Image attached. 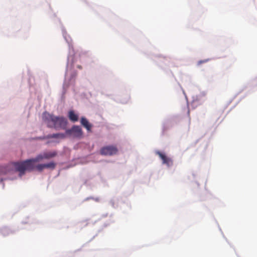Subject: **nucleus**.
Segmentation results:
<instances>
[{"mask_svg":"<svg viewBox=\"0 0 257 257\" xmlns=\"http://www.w3.org/2000/svg\"><path fill=\"white\" fill-rule=\"evenodd\" d=\"M57 155L56 151L44 152L38 155L35 158L27 160L20 162H14L8 165L0 167V174L6 175L18 171L20 175L25 174V171H32L35 168V163L43 159H50L56 157Z\"/></svg>","mask_w":257,"mask_h":257,"instance_id":"obj_1","label":"nucleus"},{"mask_svg":"<svg viewBox=\"0 0 257 257\" xmlns=\"http://www.w3.org/2000/svg\"><path fill=\"white\" fill-rule=\"evenodd\" d=\"M43 121L48 127L55 128L56 130H65L67 124L66 118L62 116H56L47 112L42 114Z\"/></svg>","mask_w":257,"mask_h":257,"instance_id":"obj_2","label":"nucleus"},{"mask_svg":"<svg viewBox=\"0 0 257 257\" xmlns=\"http://www.w3.org/2000/svg\"><path fill=\"white\" fill-rule=\"evenodd\" d=\"M66 134L73 138L80 139L82 137L83 132L79 126L74 125L71 128L66 130Z\"/></svg>","mask_w":257,"mask_h":257,"instance_id":"obj_3","label":"nucleus"},{"mask_svg":"<svg viewBox=\"0 0 257 257\" xmlns=\"http://www.w3.org/2000/svg\"><path fill=\"white\" fill-rule=\"evenodd\" d=\"M117 148L113 146H107L102 148L100 150V154L104 156H112L117 153Z\"/></svg>","mask_w":257,"mask_h":257,"instance_id":"obj_4","label":"nucleus"},{"mask_svg":"<svg viewBox=\"0 0 257 257\" xmlns=\"http://www.w3.org/2000/svg\"><path fill=\"white\" fill-rule=\"evenodd\" d=\"M156 154H157L163 161V164H166L168 167L171 166L173 165L172 160L167 157L165 154H163L160 151H157Z\"/></svg>","mask_w":257,"mask_h":257,"instance_id":"obj_5","label":"nucleus"},{"mask_svg":"<svg viewBox=\"0 0 257 257\" xmlns=\"http://www.w3.org/2000/svg\"><path fill=\"white\" fill-rule=\"evenodd\" d=\"M66 133H56L51 135H48L43 138L44 139H64L66 138Z\"/></svg>","mask_w":257,"mask_h":257,"instance_id":"obj_6","label":"nucleus"},{"mask_svg":"<svg viewBox=\"0 0 257 257\" xmlns=\"http://www.w3.org/2000/svg\"><path fill=\"white\" fill-rule=\"evenodd\" d=\"M81 124L85 127L88 131H91L92 125L89 123L87 119L85 117H82L80 120Z\"/></svg>","mask_w":257,"mask_h":257,"instance_id":"obj_7","label":"nucleus"},{"mask_svg":"<svg viewBox=\"0 0 257 257\" xmlns=\"http://www.w3.org/2000/svg\"><path fill=\"white\" fill-rule=\"evenodd\" d=\"M68 117L71 121L75 122L78 120V115L72 110L69 112Z\"/></svg>","mask_w":257,"mask_h":257,"instance_id":"obj_8","label":"nucleus"},{"mask_svg":"<svg viewBox=\"0 0 257 257\" xmlns=\"http://www.w3.org/2000/svg\"><path fill=\"white\" fill-rule=\"evenodd\" d=\"M45 167L46 168L50 169L53 170L56 167V164L53 162H51L47 164H44Z\"/></svg>","mask_w":257,"mask_h":257,"instance_id":"obj_9","label":"nucleus"},{"mask_svg":"<svg viewBox=\"0 0 257 257\" xmlns=\"http://www.w3.org/2000/svg\"><path fill=\"white\" fill-rule=\"evenodd\" d=\"M36 169L39 171V172H41L44 169H45V165L44 164H38V165H37L36 166Z\"/></svg>","mask_w":257,"mask_h":257,"instance_id":"obj_10","label":"nucleus"},{"mask_svg":"<svg viewBox=\"0 0 257 257\" xmlns=\"http://www.w3.org/2000/svg\"><path fill=\"white\" fill-rule=\"evenodd\" d=\"M207 60H200L197 63V65H200V64H201L202 63H206L207 62Z\"/></svg>","mask_w":257,"mask_h":257,"instance_id":"obj_11","label":"nucleus"},{"mask_svg":"<svg viewBox=\"0 0 257 257\" xmlns=\"http://www.w3.org/2000/svg\"><path fill=\"white\" fill-rule=\"evenodd\" d=\"M77 67L79 69H81L82 68V67L81 66H78Z\"/></svg>","mask_w":257,"mask_h":257,"instance_id":"obj_12","label":"nucleus"}]
</instances>
